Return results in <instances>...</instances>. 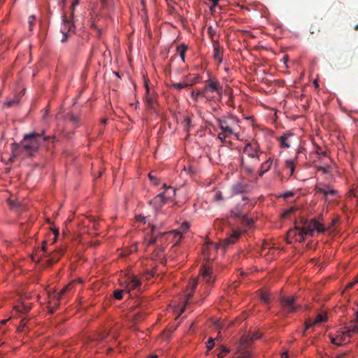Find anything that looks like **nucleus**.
Returning a JSON list of instances; mask_svg holds the SVG:
<instances>
[{
	"label": "nucleus",
	"instance_id": "obj_1",
	"mask_svg": "<svg viewBox=\"0 0 358 358\" xmlns=\"http://www.w3.org/2000/svg\"><path fill=\"white\" fill-rule=\"evenodd\" d=\"M50 136H43V133H32L26 135L22 142V145L17 146L19 152L22 153L24 156H30L35 152L39 148L41 141H46Z\"/></svg>",
	"mask_w": 358,
	"mask_h": 358
},
{
	"label": "nucleus",
	"instance_id": "obj_2",
	"mask_svg": "<svg viewBox=\"0 0 358 358\" xmlns=\"http://www.w3.org/2000/svg\"><path fill=\"white\" fill-rule=\"evenodd\" d=\"M356 320L348 326L340 329L336 331L334 337H331V343L342 345L348 343L353 335H358V310L356 312Z\"/></svg>",
	"mask_w": 358,
	"mask_h": 358
},
{
	"label": "nucleus",
	"instance_id": "obj_3",
	"mask_svg": "<svg viewBox=\"0 0 358 358\" xmlns=\"http://www.w3.org/2000/svg\"><path fill=\"white\" fill-rule=\"evenodd\" d=\"M171 235V232L164 231L161 232L158 231L156 225H151L150 232L148 234L145 238L147 241V245L150 246L152 245H164L168 241L169 237Z\"/></svg>",
	"mask_w": 358,
	"mask_h": 358
},
{
	"label": "nucleus",
	"instance_id": "obj_4",
	"mask_svg": "<svg viewBox=\"0 0 358 358\" xmlns=\"http://www.w3.org/2000/svg\"><path fill=\"white\" fill-rule=\"evenodd\" d=\"M296 298L294 296H282L280 299L282 310L287 314L296 312L300 308L296 304Z\"/></svg>",
	"mask_w": 358,
	"mask_h": 358
},
{
	"label": "nucleus",
	"instance_id": "obj_5",
	"mask_svg": "<svg viewBox=\"0 0 358 358\" xmlns=\"http://www.w3.org/2000/svg\"><path fill=\"white\" fill-rule=\"evenodd\" d=\"M237 120L232 117H222L217 119L219 128L227 134H234V127L236 125Z\"/></svg>",
	"mask_w": 358,
	"mask_h": 358
},
{
	"label": "nucleus",
	"instance_id": "obj_6",
	"mask_svg": "<svg viewBox=\"0 0 358 358\" xmlns=\"http://www.w3.org/2000/svg\"><path fill=\"white\" fill-rule=\"evenodd\" d=\"M304 227H301L306 231V234L308 236H313V232L317 231V232H324L326 229L322 224L319 222L315 219L311 220L310 222L305 221L303 222Z\"/></svg>",
	"mask_w": 358,
	"mask_h": 358
},
{
	"label": "nucleus",
	"instance_id": "obj_7",
	"mask_svg": "<svg viewBox=\"0 0 358 358\" xmlns=\"http://www.w3.org/2000/svg\"><path fill=\"white\" fill-rule=\"evenodd\" d=\"M315 190L317 193H321L327 198L328 196L334 197L337 195L338 192L332 188L329 185L326 184L318 182L315 186Z\"/></svg>",
	"mask_w": 358,
	"mask_h": 358
},
{
	"label": "nucleus",
	"instance_id": "obj_8",
	"mask_svg": "<svg viewBox=\"0 0 358 358\" xmlns=\"http://www.w3.org/2000/svg\"><path fill=\"white\" fill-rule=\"evenodd\" d=\"M259 148V145L257 142H248L243 149V152L251 158H255L259 160V156L257 155Z\"/></svg>",
	"mask_w": 358,
	"mask_h": 358
},
{
	"label": "nucleus",
	"instance_id": "obj_9",
	"mask_svg": "<svg viewBox=\"0 0 358 358\" xmlns=\"http://www.w3.org/2000/svg\"><path fill=\"white\" fill-rule=\"evenodd\" d=\"M125 288L128 292L138 288L141 285V281L136 275H128L127 280L124 281Z\"/></svg>",
	"mask_w": 358,
	"mask_h": 358
},
{
	"label": "nucleus",
	"instance_id": "obj_10",
	"mask_svg": "<svg viewBox=\"0 0 358 358\" xmlns=\"http://www.w3.org/2000/svg\"><path fill=\"white\" fill-rule=\"evenodd\" d=\"M203 90L206 96H207V94L210 92L220 93L222 91V87L220 86L219 81L208 80Z\"/></svg>",
	"mask_w": 358,
	"mask_h": 358
},
{
	"label": "nucleus",
	"instance_id": "obj_11",
	"mask_svg": "<svg viewBox=\"0 0 358 358\" xmlns=\"http://www.w3.org/2000/svg\"><path fill=\"white\" fill-rule=\"evenodd\" d=\"M62 21L64 23V29L62 30V33L63 34V38H62V42H65L67 40L68 38V32L72 31L74 28L73 23L71 22V20H69L66 17V15L62 16Z\"/></svg>",
	"mask_w": 358,
	"mask_h": 358
},
{
	"label": "nucleus",
	"instance_id": "obj_12",
	"mask_svg": "<svg viewBox=\"0 0 358 358\" xmlns=\"http://www.w3.org/2000/svg\"><path fill=\"white\" fill-rule=\"evenodd\" d=\"M169 197L164 195V192H161L155 196L150 203L155 208V210L161 208V207L166 203Z\"/></svg>",
	"mask_w": 358,
	"mask_h": 358
},
{
	"label": "nucleus",
	"instance_id": "obj_13",
	"mask_svg": "<svg viewBox=\"0 0 358 358\" xmlns=\"http://www.w3.org/2000/svg\"><path fill=\"white\" fill-rule=\"evenodd\" d=\"M327 318V315L325 313H320L316 316L315 319L313 321H312L311 320H306V330L310 329V327H312L313 326H314L315 324H318L326 322Z\"/></svg>",
	"mask_w": 358,
	"mask_h": 358
},
{
	"label": "nucleus",
	"instance_id": "obj_14",
	"mask_svg": "<svg viewBox=\"0 0 358 358\" xmlns=\"http://www.w3.org/2000/svg\"><path fill=\"white\" fill-rule=\"evenodd\" d=\"M296 235L298 236V237L296 238L297 241L301 243L305 241V236L306 235V231L303 230L301 227L295 226L294 229H290L288 231V236H296Z\"/></svg>",
	"mask_w": 358,
	"mask_h": 358
},
{
	"label": "nucleus",
	"instance_id": "obj_15",
	"mask_svg": "<svg viewBox=\"0 0 358 358\" xmlns=\"http://www.w3.org/2000/svg\"><path fill=\"white\" fill-rule=\"evenodd\" d=\"M211 274L212 269L209 266H203L201 269V277L206 283L210 284L214 281Z\"/></svg>",
	"mask_w": 358,
	"mask_h": 358
},
{
	"label": "nucleus",
	"instance_id": "obj_16",
	"mask_svg": "<svg viewBox=\"0 0 358 358\" xmlns=\"http://www.w3.org/2000/svg\"><path fill=\"white\" fill-rule=\"evenodd\" d=\"M241 236V231L239 230H234L232 234L223 241V246H227L235 243Z\"/></svg>",
	"mask_w": 358,
	"mask_h": 358
},
{
	"label": "nucleus",
	"instance_id": "obj_17",
	"mask_svg": "<svg viewBox=\"0 0 358 358\" xmlns=\"http://www.w3.org/2000/svg\"><path fill=\"white\" fill-rule=\"evenodd\" d=\"M213 57L219 63L222 62V52L220 50V43L217 41L213 40Z\"/></svg>",
	"mask_w": 358,
	"mask_h": 358
},
{
	"label": "nucleus",
	"instance_id": "obj_18",
	"mask_svg": "<svg viewBox=\"0 0 358 358\" xmlns=\"http://www.w3.org/2000/svg\"><path fill=\"white\" fill-rule=\"evenodd\" d=\"M231 216L234 217H240L242 218L243 221L248 225L250 226L253 223V220L251 219H248L242 215L241 210L238 208H236L235 209L231 211Z\"/></svg>",
	"mask_w": 358,
	"mask_h": 358
},
{
	"label": "nucleus",
	"instance_id": "obj_19",
	"mask_svg": "<svg viewBox=\"0 0 358 358\" xmlns=\"http://www.w3.org/2000/svg\"><path fill=\"white\" fill-rule=\"evenodd\" d=\"M64 250L63 249L55 250L49 259L47 260V264L48 265H52L56 263L60 258V257L64 254Z\"/></svg>",
	"mask_w": 358,
	"mask_h": 358
},
{
	"label": "nucleus",
	"instance_id": "obj_20",
	"mask_svg": "<svg viewBox=\"0 0 358 358\" xmlns=\"http://www.w3.org/2000/svg\"><path fill=\"white\" fill-rule=\"evenodd\" d=\"M302 152V149L298 150L294 159H287L285 161V168L290 171V176L294 174L295 170V164L298 158V155Z\"/></svg>",
	"mask_w": 358,
	"mask_h": 358
},
{
	"label": "nucleus",
	"instance_id": "obj_21",
	"mask_svg": "<svg viewBox=\"0 0 358 358\" xmlns=\"http://www.w3.org/2000/svg\"><path fill=\"white\" fill-rule=\"evenodd\" d=\"M198 283V280L196 279H193L192 281L189 284V288L187 291L186 298L187 302H189V300L193 296L194 291L196 288Z\"/></svg>",
	"mask_w": 358,
	"mask_h": 358
},
{
	"label": "nucleus",
	"instance_id": "obj_22",
	"mask_svg": "<svg viewBox=\"0 0 358 358\" xmlns=\"http://www.w3.org/2000/svg\"><path fill=\"white\" fill-rule=\"evenodd\" d=\"M292 136H293V134L292 133H286L281 136L279 138V141L281 144V146L285 148H289L290 147V144L288 141L289 138Z\"/></svg>",
	"mask_w": 358,
	"mask_h": 358
},
{
	"label": "nucleus",
	"instance_id": "obj_23",
	"mask_svg": "<svg viewBox=\"0 0 358 358\" xmlns=\"http://www.w3.org/2000/svg\"><path fill=\"white\" fill-rule=\"evenodd\" d=\"M73 287V283H69L67 285H66L63 289H61V291L55 294L54 297L56 299L57 302H59L61 299L63 295H64L67 292H69Z\"/></svg>",
	"mask_w": 358,
	"mask_h": 358
},
{
	"label": "nucleus",
	"instance_id": "obj_24",
	"mask_svg": "<svg viewBox=\"0 0 358 358\" xmlns=\"http://www.w3.org/2000/svg\"><path fill=\"white\" fill-rule=\"evenodd\" d=\"M272 163H273V161L271 159V158L268 159L265 162H264L261 165V169H260V171H259V176H262L264 175V173L267 172L271 169Z\"/></svg>",
	"mask_w": 358,
	"mask_h": 358
},
{
	"label": "nucleus",
	"instance_id": "obj_25",
	"mask_svg": "<svg viewBox=\"0 0 358 358\" xmlns=\"http://www.w3.org/2000/svg\"><path fill=\"white\" fill-rule=\"evenodd\" d=\"M188 47L184 43L180 44L177 47V52L180 55V57L183 62H185V53Z\"/></svg>",
	"mask_w": 358,
	"mask_h": 358
},
{
	"label": "nucleus",
	"instance_id": "obj_26",
	"mask_svg": "<svg viewBox=\"0 0 358 358\" xmlns=\"http://www.w3.org/2000/svg\"><path fill=\"white\" fill-rule=\"evenodd\" d=\"M164 189V195L166 197L171 198L176 194V189L171 186H167L166 184L162 187Z\"/></svg>",
	"mask_w": 358,
	"mask_h": 358
},
{
	"label": "nucleus",
	"instance_id": "obj_27",
	"mask_svg": "<svg viewBox=\"0 0 358 358\" xmlns=\"http://www.w3.org/2000/svg\"><path fill=\"white\" fill-rule=\"evenodd\" d=\"M30 308H31L29 306L24 303L17 305L14 307L15 310L20 313H26L30 310Z\"/></svg>",
	"mask_w": 358,
	"mask_h": 358
},
{
	"label": "nucleus",
	"instance_id": "obj_28",
	"mask_svg": "<svg viewBox=\"0 0 358 358\" xmlns=\"http://www.w3.org/2000/svg\"><path fill=\"white\" fill-rule=\"evenodd\" d=\"M102 6L106 9H112L115 6V0H101Z\"/></svg>",
	"mask_w": 358,
	"mask_h": 358
},
{
	"label": "nucleus",
	"instance_id": "obj_29",
	"mask_svg": "<svg viewBox=\"0 0 358 358\" xmlns=\"http://www.w3.org/2000/svg\"><path fill=\"white\" fill-rule=\"evenodd\" d=\"M145 89H146V95H145V101L148 103V105L149 106L152 107V103H153V99L151 96H150V95H149V87H148V84L145 83Z\"/></svg>",
	"mask_w": 358,
	"mask_h": 358
},
{
	"label": "nucleus",
	"instance_id": "obj_30",
	"mask_svg": "<svg viewBox=\"0 0 358 358\" xmlns=\"http://www.w3.org/2000/svg\"><path fill=\"white\" fill-rule=\"evenodd\" d=\"M191 85L186 83H173L172 86L179 90L190 86Z\"/></svg>",
	"mask_w": 358,
	"mask_h": 358
},
{
	"label": "nucleus",
	"instance_id": "obj_31",
	"mask_svg": "<svg viewBox=\"0 0 358 358\" xmlns=\"http://www.w3.org/2000/svg\"><path fill=\"white\" fill-rule=\"evenodd\" d=\"M206 96L204 92H203V90H197L196 92H194V91H192V93H191V96L195 100H196L198 99L199 96Z\"/></svg>",
	"mask_w": 358,
	"mask_h": 358
},
{
	"label": "nucleus",
	"instance_id": "obj_32",
	"mask_svg": "<svg viewBox=\"0 0 358 358\" xmlns=\"http://www.w3.org/2000/svg\"><path fill=\"white\" fill-rule=\"evenodd\" d=\"M155 245L157 248L154 251L155 255L156 257H160L162 255V252H164V246L161 245Z\"/></svg>",
	"mask_w": 358,
	"mask_h": 358
},
{
	"label": "nucleus",
	"instance_id": "obj_33",
	"mask_svg": "<svg viewBox=\"0 0 358 358\" xmlns=\"http://www.w3.org/2000/svg\"><path fill=\"white\" fill-rule=\"evenodd\" d=\"M260 297H261V301L263 303H264L266 304L269 303V301H270V294L268 293H267V292H262L261 294V296Z\"/></svg>",
	"mask_w": 358,
	"mask_h": 358
},
{
	"label": "nucleus",
	"instance_id": "obj_34",
	"mask_svg": "<svg viewBox=\"0 0 358 358\" xmlns=\"http://www.w3.org/2000/svg\"><path fill=\"white\" fill-rule=\"evenodd\" d=\"M238 357L240 358H250L251 357V353L248 350H241L239 352Z\"/></svg>",
	"mask_w": 358,
	"mask_h": 358
},
{
	"label": "nucleus",
	"instance_id": "obj_35",
	"mask_svg": "<svg viewBox=\"0 0 358 358\" xmlns=\"http://www.w3.org/2000/svg\"><path fill=\"white\" fill-rule=\"evenodd\" d=\"M229 352V350L225 347H222L220 352L217 354V358H223Z\"/></svg>",
	"mask_w": 358,
	"mask_h": 358
},
{
	"label": "nucleus",
	"instance_id": "obj_36",
	"mask_svg": "<svg viewBox=\"0 0 358 358\" xmlns=\"http://www.w3.org/2000/svg\"><path fill=\"white\" fill-rule=\"evenodd\" d=\"M124 292V290H123V289H116L114 292L113 296L116 299L121 300V299H122V296H123Z\"/></svg>",
	"mask_w": 358,
	"mask_h": 358
},
{
	"label": "nucleus",
	"instance_id": "obj_37",
	"mask_svg": "<svg viewBox=\"0 0 358 358\" xmlns=\"http://www.w3.org/2000/svg\"><path fill=\"white\" fill-rule=\"evenodd\" d=\"M296 210V207H291L289 208V209L286 210L283 213H282V217L284 218H287L288 217V216L293 213L294 212H295Z\"/></svg>",
	"mask_w": 358,
	"mask_h": 358
},
{
	"label": "nucleus",
	"instance_id": "obj_38",
	"mask_svg": "<svg viewBox=\"0 0 358 358\" xmlns=\"http://www.w3.org/2000/svg\"><path fill=\"white\" fill-rule=\"evenodd\" d=\"M243 192V187L241 184H236L233 187V192L239 194Z\"/></svg>",
	"mask_w": 358,
	"mask_h": 358
},
{
	"label": "nucleus",
	"instance_id": "obj_39",
	"mask_svg": "<svg viewBox=\"0 0 358 358\" xmlns=\"http://www.w3.org/2000/svg\"><path fill=\"white\" fill-rule=\"evenodd\" d=\"M329 170H330V166H317V171H320L322 173H328L329 172Z\"/></svg>",
	"mask_w": 358,
	"mask_h": 358
},
{
	"label": "nucleus",
	"instance_id": "obj_40",
	"mask_svg": "<svg viewBox=\"0 0 358 358\" xmlns=\"http://www.w3.org/2000/svg\"><path fill=\"white\" fill-rule=\"evenodd\" d=\"M184 122H185V129L187 131H189V129L190 127H192V120L190 119V117H187L184 120Z\"/></svg>",
	"mask_w": 358,
	"mask_h": 358
},
{
	"label": "nucleus",
	"instance_id": "obj_41",
	"mask_svg": "<svg viewBox=\"0 0 358 358\" xmlns=\"http://www.w3.org/2000/svg\"><path fill=\"white\" fill-rule=\"evenodd\" d=\"M148 177H149L151 182L153 183L155 185H159V179L157 178L155 176H153L152 173H149Z\"/></svg>",
	"mask_w": 358,
	"mask_h": 358
},
{
	"label": "nucleus",
	"instance_id": "obj_42",
	"mask_svg": "<svg viewBox=\"0 0 358 358\" xmlns=\"http://www.w3.org/2000/svg\"><path fill=\"white\" fill-rule=\"evenodd\" d=\"M69 119L72 122L73 124H76L79 122L80 118L78 115L70 114Z\"/></svg>",
	"mask_w": 358,
	"mask_h": 358
},
{
	"label": "nucleus",
	"instance_id": "obj_43",
	"mask_svg": "<svg viewBox=\"0 0 358 358\" xmlns=\"http://www.w3.org/2000/svg\"><path fill=\"white\" fill-rule=\"evenodd\" d=\"M215 345L214 339L212 338H210L206 343V348H208V350H210Z\"/></svg>",
	"mask_w": 358,
	"mask_h": 358
},
{
	"label": "nucleus",
	"instance_id": "obj_44",
	"mask_svg": "<svg viewBox=\"0 0 358 358\" xmlns=\"http://www.w3.org/2000/svg\"><path fill=\"white\" fill-rule=\"evenodd\" d=\"M229 134H225L224 132H221L220 134H218L217 135V138L222 142H224L225 141V139L226 138L229 136Z\"/></svg>",
	"mask_w": 358,
	"mask_h": 358
},
{
	"label": "nucleus",
	"instance_id": "obj_45",
	"mask_svg": "<svg viewBox=\"0 0 358 358\" xmlns=\"http://www.w3.org/2000/svg\"><path fill=\"white\" fill-rule=\"evenodd\" d=\"M207 32L208 34L210 35V36L212 38V41L214 40L213 39V36L215 35L216 34V31L215 29H213L212 27H208V29H207Z\"/></svg>",
	"mask_w": 358,
	"mask_h": 358
},
{
	"label": "nucleus",
	"instance_id": "obj_46",
	"mask_svg": "<svg viewBox=\"0 0 358 358\" xmlns=\"http://www.w3.org/2000/svg\"><path fill=\"white\" fill-rule=\"evenodd\" d=\"M35 16L34 15H31L29 18V29L31 30L32 29V27L34 26V21H35Z\"/></svg>",
	"mask_w": 358,
	"mask_h": 358
},
{
	"label": "nucleus",
	"instance_id": "obj_47",
	"mask_svg": "<svg viewBox=\"0 0 358 358\" xmlns=\"http://www.w3.org/2000/svg\"><path fill=\"white\" fill-rule=\"evenodd\" d=\"M215 199L217 201H222L223 200L222 192L218 191L215 194Z\"/></svg>",
	"mask_w": 358,
	"mask_h": 358
},
{
	"label": "nucleus",
	"instance_id": "obj_48",
	"mask_svg": "<svg viewBox=\"0 0 358 358\" xmlns=\"http://www.w3.org/2000/svg\"><path fill=\"white\" fill-rule=\"evenodd\" d=\"M142 315L140 314V313H136L134 315V318H133V320L135 323H137L138 322L141 321V320L142 319Z\"/></svg>",
	"mask_w": 358,
	"mask_h": 358
},
{
	"label": "nucleus",
	"instance_id": "obj_49",
	"mask_svg": "<svg viewBox=\"0 0 358 358\" xmlns=\"http://www.w3.org/2000/svg\"><path fill=\"white\" fill-rule=\"evenodd\" d=\"M17 103H18L17 100H10V101H6V105L8 107H11V106L17 105Z\"/></svg>",
	"mask_w": 358,
	"mask_h": 358
},
{
	"label": "nucleus",
	"instance_id": "obj_50",
	"mask_svg": "<svg viewBox=\"0 0 358 358\" xmlns=\"http://www.w3.org/2000/svg\"><path fill=\"white\" fill-rule=\"evenodd\" d=\"M78 4V0H74L73 3L71 5V17H73V11L75 9V7Z\"/></svg>",
	"mask_w": 358,
	"mask_h": 358
},
{
	"label": "nucleus",
	"instance_id": "obj_51",
	"mask_svg": "<svg viewBox=\"0 0 358 358\" xmlns=\"http://www.w3.org/2000/svg\"><path fill=\"white\" fill-rule=\"evenodd\" d=\"M260 338V336L258 335L257 333H253L252 335H251V337H250V339L252 341H254V340H256V339H258Z\"/></svg>",
	"mask_w": 358,
	"mask_h": 358
},
{
	"label": "nucleus",
	"instance_id": "obj_52",
	"mask_svg": "<svg viewBox=\"0 0 358 358\" xmlns=\"http://www.w3.org/2000/svg\"><path fill=\"white\" fill-rule=\"evenodd\" d=\"M357 282V280L355 281V282H351L350 283L348 284V285L346 286V288L347 289H351L353 287L354 285Z\"/></svg>",
	"mask_w": 358,
	"mask_h": 358
},
{
	"label": "nucleus",
	"instance_id": "obj_53",
	"mask_svg": "<svg viewBox=\"0 0 358 358\" xmlns=\"http://www.w3.org/2000/svg\"><path fill=\"white\" fill-rule=\"evenodd\" d=\"M293 194H293L292 192H288L285 193V194H283V196H284L285 198H288V197H289V196H293Z\"/></svg>",
	"mask_w": 358,
	"mask_h": 358
},
{
	"label": "nucleus",
	"instance_id": "obj_54",
	"mask_svg": "<svg viewBox=\"0 0 358 358\" xmlns=\"http://www.w3.org/2000/svg\"><path fill=\"white\" fill-rule=\"evenodd\" d=\"M58 306H59V302H57V306H56L55 307H54V308H51L50 309V313L51 314H53V313L55 312V310H57V307Z\"/></svg>",
	"mask_w": 358,
	"mask_h": 358
},
{
	"label": "nucleus",
	"instance_id": "obj_55",
	"mask_svg": "<svg viewBox=\"0 0 358 358\" xmlns=\"http://www.w3.org/2000/svg\"><path fill=\"white\" fill-rule=\"evenodd\" d=\"M41 250H43V252H45V250H46V242L45 241L43 242V244L41 246Z\"/></svg>",
	"mask_w": 358,
	"mask_h": 358
},
{
	"label": "nucleus",
	"instance_id": "obj_56",
	"mask_svg": "<svg viewBox=\"0 0 358 358\" xmlns=\"http://www.w3.org/2000/svg\"><path fill=\"white\" fill-rule=\"evenodd\" d=\"M137 220L138 221H141V222H143L144 223H145V217H141V216H139Z\"/></svg>",
	"mask_w": 358,
	"mask_h": 358
},
{
	"label": "nucleus",
	"instance_id": "obj_57",
	"mask_svg": "<svg viewBox=\"0 0 358 358\" xmlns=\"http://www.w3.org/2000/svg\"><path fill=\"white\" fill-rule=\"evenodd\" d=\"M281 358H288V353L287 352H285L282 354Z\"/></svg>",
	"mask_w": 358,
	"mask_h": 358
},
{
	"label": "nucleus",
	"instance_id": "obj_58",
	"mask_svg": "<svg viewBox=\"0 0 358 358\" xmlns=\"http://www.w3.org/2000/svg\"><path fill=\"white\" fill-rule=\"evenodd\" d=\"M54 234H55V238L56 239V238L59 236V230L57 229L54 231Z\"/></svg>",
	"mask_w": 358,
	"mask_h": 358
},
{
	"label": "nucleus",
	"instance_id": "obj_59",
	"mask_svg": "<svg viewBox=\"0 0 358 358\" xmlns=\"http://www.w3.org/2000/svg\"><path fill=\"white\" fill-rule=\"evenodd\" d=\"M317 154H319V155H320V154H321V155H325V152H322V151L321 150V148L318 149V150H317Z\"/></svg>",
	"mask_w": 358,
	"mask_h": 358
},
{
	"label": "nucleus",
	"instance_id": "obj_60",
	"mask_svg": "<svg viewBox=\"0 0 358 358\" xmlns=\"http://www.w3.org/2000/svg\"><path fill=\"white\" fill-rule=\"evenodd\" d=\"M6 322H7V320H2V321L1 322V323L2 324H6Z\"/></svg>",
	"mask_w": 358,
	"mask_h": 358
},
{
	"label": "nucleus",
	"instance_id": "obj_61",
	"mask_svg": "<svg viewBox=\"0 0 358 358\" xmlns=\"http://www.w3.org/2000/svg\"><path fill=\"white\" fill-rule=\"evenodd\" d=\"M246 169H247V171L250 173L252 172V169H250V168H247Z\"/></svg>",
	"mask_w": 358,
	"mask_h": 358
},
{
	"label": "nucleus",
	"instance_id": "obj_62",
	"mask_svg": "<svg viewBox=\"0 0 358 358\" xmlns=\"http://www.w3.org/2000/svg\"><path fill=\"white\" fill-rule=\"evenodd\" d=\"M150 358H157V355H152Z\"/></svg>",
	"mask_w": 358,
	"mask_h": 358
},
{
	"label": "nucleus",
	"instance_id": "obj_63",
	"mask_svg": "<svg viewBox=\"0 0 358 358\" xmlns=\"http://www.w3.org/2000/svg\"><path fill=\"white\" fill-rule=\"evenodd\" d=\"M355 30L358 31V24L355 27Z\"/></svg>",
	"mask_w": 358,
	"mask_h": 358
},
{
	"label": "nucleus",
	"instance_id": "obj_64",
	"mask_svg": "<svg viewBox=\"0 0 358 358\" xmlns=\"http://www.w3.org/2000/svg\"><path fill=\"white\" fill-rule=\"evenodd\" d=\"M315 85L316 87H318V84H317V81H315Z\"/></svg>",
	"mask_w": 358,
	"mask_h": 358
}]
</instances>
